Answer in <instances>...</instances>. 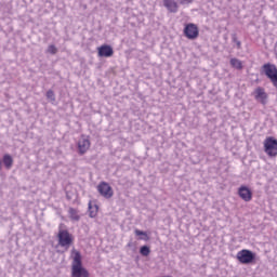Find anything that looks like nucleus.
Masks as SVG:
<instances>
[{"label":"nucleus","mask_w":277,"mask_h":277,"mask_svg":"<svg viewBox=\"0 0 277 277\" xmlns=\"http://www.w3.org/2000/svg\"><path fill=\"white\" fill-rule=\"evenodd\" d=\"M97 213H98V206L97 205L92 206V202H89L90 217H96Z\"/></svg>","instance_id":"obj_15"},{"label":"nucleus","mask_w":277,"mask_h":277,"mask_svg":"<svg viewBox=\"0 0 277 277\" xmlns=\"http://www.w3.org/2000/svg\"><path fill=\"white\" fill-rule=\"evenodd\" d=\"M2 163H4L6 170H10L12 166H14V159L12 156H10V154H5L2 158Z\"/></svg>","instance_id":"obj_13"},{"label":"nucleus","mask_w":277,"mask_h":277,"mask_svg":"<svg viewBox=\"0 0 277 277\" xmlns=\"http://www.w3.org/2000/svg\"><path fill=\"white\" fill-rule=\"evenodd\" d=\"M134 234L136 235V237H141L140 239H143L144 241H148V234L146 232L140 230V229H135Z\"/></svg>","instance_id":"obj_17"},{"label":"nucleus","mask_w":277,"mask_h":277,"mask_svg":"<svg viewBox=\"0 0 277 277\" xmlns=\"http://www.w3.org/2000/svg\"><path fill=\"white\" fill-rule=\"evenodd\" d=\"M98 57H114V48L109 44H102L97 48Z\"/></svg>","instance_id":"obj_11"},{"label":"nucleus","mask_w":277,"mask_h":277,"mask_svg":"<svg viewBox=\"0 0 277 277\" xmlns=\"http://www.w3.org/2000/svg\"><path fill=\"white\" fill-rule=\"evenodd\" d=\"M238 196L241 200H243V202H251L253 196L252 189L246 185H241L238 188Z\"/></svg>","instance_id":"obj_9"},{"label":"nucleus","mask_w":277,"mask_h":277,"mask_svg":"<svg viewBox=\"0 0 277 277\" xmlns=\"http://www.w3.org/2000/svg\"><path fill=\"white\" fill-rule=\"evenodd\" d=\"M186 3H192L194 0H184Z\"/></svg>","instance_id":"obj_22"},{"label":"nucleus","mask_w":277,"mask_h":277,"mask_svg":"<svg viewBox=\"0 0 277 277\" xmlns=\"http://www.w3.org/2000/svg\"><path fill=\"white\" fill-rule=\"evenodd\" d=\"M90 136L81 135L78 141V150L80 155H85L90 150Z\"/></svg>","instance_id":"obj_10"},{"label":"nucleus","mask_w":277,"mask_h":277,"mask_svg":"<svg viewBox=\"0 0 277 277\" xmlns=\"http://www.w3.org/2000/svg\"><path fill=\"white\" fill-rule=\"evenodd\" d=\"M48 53H50L51 55H55L57 53V48L53 44L49 45Z\"/></svg>","instance_id":"obj_20"},{"label":"nucleus","mask_w":277,"mask_h":277,"mask_svg":"<svg viewBox=\"0 0 277 277\" xmlns=\"http://www.w3.org/2000/svg\"><path fill=\"white\" fill-rule=\"evenodd\" d=\"M58 246L68 250L72 243H75V236L68 232V229H60L57 234Z\"/></svg>","instance_id":"obj_2"},{"label":"nucleus","mask_w":277,"mask_h":277,"mask_svg":"<svg viewBox=\"0 0 277 277\" xmlns=\"http://www.w3.org/2000/svg\"><path fill=\"white\" fill-rule=\"evenodd\" d=\"M142 256H148L150 254V248L148 246H143L140 249Z\"/></svg>","instance_id":"obj_18"},{"label":"nucleus","mask_w":277,"mask_h":277,"mask_svg":"<svg viewBox=\"0 0 277 277\" xmlns=\"http://www.w3.org/2000/svg\"><path fill=\"white\" fill-rule=\"evenodd\" d=\"M45 96L49 101L55 102V93L53 92V90H49Z\"/></svg>","instance_id":"obj_19"},{"label":"nucleus","mask_w":277,"mask_h":277,"mask_svg":"<svg viewBox=\"0 0 277 277\" xmlns=\"http://www.w3.org/2000/svg\"><path fill=\"white\" fill-rule=\"evenodd\" d=\"M253 96L255 101L261 103L262 105H267V98H269V95H267V92H265V89L263 87H258L253 91Z\"/></svg>","instance_id":"obj_8"},{"label":"nucleus","mask_w":277,"mask_h":277,"mask_svg":"<svg viewBox=\"0 0 277 277\" xmlns=\"http://www.w3.org/2000/svg\"><path fill=\"white\" fill-rule=\"evenodd\" d=\"M97 192L100 196L106 198V200H109V198H114V188H111V186L107 182H101L97 185Z\"/></svg>","instance_id":"obj_7"},{"label":"nucleus","mask_w":277,"mask_h":277,"mask_svg":"<svg viewBox=\"0 0 277 277\" xmlns=\"http://www.w3.org/2000/svg\"><path fill=\"white\" fill-rule=\"evenodd\" d=\"M184 36L187 40H196L200 36V29L198 25L194 23L186 24L184 27Z\"/></svg>","instance_id":"obj_6"},{"label":"nucleus","mask_w":277,"mask_h":277,"mask_svg":"<svg viewBox=\"0 0 277 277\" xmlns=\"http://www.w3.org/2000/svg\"><path fill=\"white\" fill-rule=\"evenodd\" d=\"M233 42H235L237 49H241V41L237 40L236 36L233 37Z\"/></svg>","instance_id":"obj_21"},{"label":"nucleus","mask_w":277,"mask_h":277,"mask_svg":"<svg viewBox=\"0 0 277 277\" xmlns=\"http://www.w3.org/2000/svg\"><path fill=\"white\" fill-rule=\"evenodd\" d=\"M230 66H233V68H236V70H242L243 69V63L241 61H239L238 58H232L229 61Z\"/></svg>","instance_id":"obj_14"},{"label":"nucleus","mask_w":277,"mask_h":277,"mask_svg":"<svg viewBox=\"0 0 277 277\" xmlns=\"http://www.w3.org/2000/svg\"><path fill=\"white\" fill-rule=\"evenodd\" d=\"M262 71L277 90V66L272 63H266L262 66Z\"/></svg>","instance_id":"obj_4"},{"label":"nucleus","mask_w":277,"mask_h":277,"mask_svg":"<svg viewBox=\"0 0 277 277\" xmlns=\"http://www.w3.org/2000/svg\"><path fill=\"white\" fill-rule=\"evenodd\" d=\"M68 213H69L70 220H72L74 222H79L80 216H79V212L76 209L70 208L68 210Z\"/></svg>","instance_id":"obj_16"},{"label":"nucleus","mask_w":277,"mask_h":277,"mask_svg":"<svg viewBox=\"0 0 277 277\" xmlns=\"http://www.w3.org/2000/svg\"><path fill=\"white\" fill-rule=\"evenodd\" d=\"M163 5L169 12L173 14L179 12V4L174 0H163Z\"/></svg>","instance_id":"obj_12"},{"label":"nucleus","mask_w":277,"mask_h":277,"mask_svg":"<svg viewBox=\"0 0 277 277\" xmlns=\"http://www.w3.org/2000/svg\"><path fill=\"white\" fill-rule=\"evenodd\" d=\"M71 277H90V272L83 267L81 253L77 249L71 250Z\"/></svg>","instance_id":"obj_1"},{"label":"nucleus","mask_w":277,"mask_h":277,"mask_svg":"<svg viewBox=\"0 0 277 277\" xmlns=\"http://www.w3.org/2000/svg\"><path fill=\"white\" fill-rule=\"evenodd\" d=\"M236 259L241 263V265H252V263L256 261V253L248 249H242L237 252Z\"/></svg>","instance_id":"obj_3"},{"label":"nucleus","mask_w":277,"mask_h":277,"mask_svg":"<svg viewBox=\"0 0 277 277\" xmlns=\"http://www.w3.org/2000/svg\"><path fill=\"white\" fill-rule=\"evenodd\" d=\"M264 153L267 157L276 158L277 156V140L274 136H267L264 142Z\"/></svg>","instance_id":"obj_5"}]
</instances>
